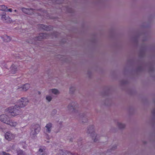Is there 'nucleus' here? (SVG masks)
<instances>
[{"mask_svg": "<svg viewBox=\"0 0 155 155\" xmlns=\"http://www.w3.org/2000/svg\"><path fill=\"white\" fill-rule=\"evenodd\" d=\"M2 155H10L9 154L5 152H2Z\"/></svg>", "mask_w": 155, "mask_h": 155, "instance_id": "29", "label": "nucleus"}, {"mask_svg": "<svg viewBox=\"0 0 155 155\" xmlns=\"http://www.w3.org/2000/svg\"><path fill=\"white\" fill-rule=\"evenodd\" d=\"M14 12H17V10H14Z\"/></svg>", "mask_w": 155, "mask_h": 155, "instance_id": "33", "label": "nucleus"}, {"mask_svg": "<svg viewBox=\"0 0 155 155\" xmlns=\"http://www.w3.org/2000/svg\"><path fill=\"white\" fill-rule=\"evenodd\" d=\"M1 18L4 21V20H6L8 18V17H6L5 13H4L2 15Z\"/></svg>", "mask_w": 155, "mask_h": 155, "instance_id": "26", "label": "nucleus"}, {"mask_svg": "<svg viewBox=\"0 0 155 155\" xmlns=\"http://www.w3.org/2000/svg\"><path fill=\"white\" fill-rule=\"evenodd\" d=\"M47 18H48V17H47ZM50 18V17H49V18Z\"/></svg>", "mask_w": 155, "mask_h": 155, "instance_id": "36", "label": "nucleus"}, {"mask_svg": "<svg viewBox=\"0 0 155 155\" xmlns=\"http://www.w3.org/2000/svg\"><path fill=\"white\" fill-rule=\"evenodd\" d=\"M15 134H12L10 132H8L5 134V137L6 140L11 141L15 139Z\"/></svg>", "mask_w": 155, "mask_h": 155, "instance_id": "8", "label": "nucleus"}, {"mask_svg": "<svg viewBox=\"0 0 155 155\" xmlns=\"http://www.w3.org/2000/svg\"><path fill=\"white\" fill-rule=\"evenodd\" d=\"M48 93L50 94H52L55 95H57L60 94V92L58 89L56 88H52L48 90Z\"/></svg>", "mask_w": 155, "mask_h": 155, "instance_id": "12", "label": "nucleus"}, {"mask_svg": "<svg viewBox=\"0 0 155 155\" xmlns=\"http://www.w3.org/2000/svg\"><path fill=\"white\" fill-rule=\"evenodd\" d=\"M80 119L82 122L84 123H87L88 120L87 116L84 113L81 114L80 116Z\"/></svg>", "mask_w": 155, "mask_h": 155, "instance_id": "13", "label": "nucleus"}, {"mask_svg": "<svg viewBox=\"0 0 155 155\" xmlns=\"http://www.w3.org/2000/svg\"><path fill=\"white\" fill-rule=\"evenodd\" d=\"M38 94H41V92H40V91H38Z\"/></svg>", "mask_w": 155, "mask_h": 155, "instance_id": "32", "label": "nucleus"}, {"mask_svg": "<svg viewBox=\"0 0 155 155\" xmlns=\"http://www.w3.org/2000/svg\"><path fill=\"white\" fill-rule=\"evenodd\" d=\"M5 12H12V8L8 9L7 8H6Z\"/></svg>", "mask_w": 155, "mask_h": 155, "instance_id": "28", "label": "nucleus"}, {"mask_svg": "<svg viewBox=\"0 0 155 155\" xmlns=\"http://www.w3.org/2000/svg\"><path fill=\"white\" fill-rule=\"evenodd\" d=\"M56 2H57V3H58V1H56Z\"/></svg>", "mask_w": 155, "mask_h": 155, "instance_id": "35", "label": "nucleus"}, {"mask_svg": "<svg viewBox=\"0 0 155 155\" xmlns=\"http://www.w3.org/2000/svg\"><path fill=\"white\" fill-rule=\"evenodd\" d=\"M117 125L118 127L120 129L124 128L126 126L125 124H124L119 122L117 123Z\"/></svg>", "mask_w": 155, "mask_h": 155, "instance_id": "18", "label": "nucleus"}, {"mask_svg": "<svg viewBox=\"0 0 155 155\" xmlns=\"http://www.w3.org/2000/svg\"><path fill=\"white\" fill-rule=\"evenodd\" d=\"M46 142H47V143H49V141H47Z\"/></svg>", "mask_w": 155, "mask_h": 155, "instance_id": "34", "label": "nucleus"}, {"mask_svg": "<svg viewBox=\"0 0 155 155\" xmlns=\"http://www.w3.org/2000/svg\"><path fill=\"white\" fill-rule=\"evenodd\" d=\"M78 104L77 103L72 102L68 105L67 109L69 111L71 112L76 113L78 112Z\"/></svg>", "mask_w": 155, "mask_h": 155, "instance_id": "5", "label": "nucleus"}, {"mask_svg": "<svg viewBox=\"0 0 155 155\" xmlns=\"http://www.w3.org/2000/svg\"><path fill=\"white\" fill-rule=\"evenodd\" d=\"M147 49V46L145 44H143L138 52V55L140 57H144L146 54V52Z\"/></svg>", "mask_w": 155, "mask_h": 155, "instance_id": "7", "label": "nucleus"}, {"mask_svg": "<svg viewBox=\"0 0 155 155\" xmlns=\"http://www.w3.org/2000/svg\"><path fill=\"white\" fill-rule=\"evenodd\" d=\"M76 88L74 86H71L70 88V92L72 94L75 91Z\"/></svg>", "mask_w": 155, "mask_h": 155, "instance_id": "25", "label": "nucleus"}, {"mask_svg": "<svg viewBox=\"0 0 155 155\" xmlns=\"http://www.w3.org/2000/svg\"><path fill=\"white\" fill-rule=\"evenodd\" d=\"M18 66L15 64H12L10 68V72L12 74L16 73L18 70Z\"/></svg>", "mask_w": 155, "mask_h": 155, "instance_id": "10", "label": "nucleus"}, {"mask_svg": "<svg viewBox=\"0 0 155 155\" xmlns=\"http://www.w3.org/2000/svg\"><path fill=\"white\" fill-rule=\"evenodd\" d=\"M22 10L23 12L26 14L31 15L33 13V9L31 8L29 9L23 8Z\"/></svg>", "mask_w": 155, "mask_h": 155, "instance_id": "14", "label": "nucleus"}, {"mask_svg": "<svg viewBox=\"0 0 155 155\" xmlns=\"http://www.w3.org/2000/svg\"><path fill=\"white\" fill-rule=\"evenodd\" d=\"M52 127V124L49 123L47 124L45 127V130L47 133H49L51 132Z\"/></svg>", "mask_w": 155, "mask_h": 155, "instance_id": "15", "label": "nucleus"}, {"mask_svg": "<svg viewBox=\"0 0 155 155\" xmlns=\"http://www.w3.org/2000/svg\"><path fill=\"white\" fill-rule=\"evenodd\" d=\"M23 87V89L24 91H26L28 90L30 87V85L28 84H26L22 85Z\"/></svg>", "mask_w": 155, "mask_h": 155, "instance_id": "21", "label": "nucleus"}, {"mask_svg": "<svg viewBox=\"0 0 155 155\" xmlns=\"http://www.w3.org/2000/svg\"><path fill=\"white\" fill-rule=\"evenodd\" d=\"M18 124V123L17 122L9 119L7 124L9 125L12 127H15Z\"/></svg>", "mask_w": 155, "mask_h": 155, "instance_id": "17", "label": "nucleus"}, {"mask_svg": "<svg viewBox=\"0 0 155 155\" xmlns=\"http://www.w3.org/2000/svg\"><path fill=\"white\" fill-rule=\"evenodd\" d=\"M16 90L18 91H24L23 89V87L22 85L18 86L16 88Z\"/></svg>", "mask_w": 155, "mask_h": 155, "instance_id": "24", "label": "nucleus"}, {"mask_svg": "<svg viewBox=\"0 0 155 155\" xmlns=\"http://www.w3.org/2000/svg\"><path fill=\"white\" fill-rule=\"evenodd\" d=\"M41 130L40 126L39 124H34L31 126L30 135L32 137H35L40 132Z\"/></svg>", "mask_w": 155, "mask_h": 155, "instance_id": "4", "label": "nucleus"}, {"mask_svg": "<svg viewBox=\"0 0 155 155\" xmlns=\"http://www.w3.org/2000/svg\"><path fill=\"white\" fill-rule=\"evenodd\" d=\"M28 102V100L26 98H22L18 100L17 105H18L20 108L23 107L27 105Z\"/></svg>", "mask_w": 155, "mask_h": 155, "instance_id": "6", "label": "nucleus"}, {"mask_svg": "<svg viewBox=\"0 0 155 155\" xmlns=\"http://www.w3.org/2000/svg\"><path fill=\"white\" fill-rule=\"evenodd\" d=\"M9 119L8 116L6 114H2L0 115V121L6 124Z\"/></svg>", "mask_w": 155, "mask_h": 155, "instance_id": "9", "label": "nucleus"}, {"mask_svg": "<svg viewBox=\"0 0 155 155\" xmlns=\"http://www.w3.org/2000/svg\"><path fill=\"white\" fill-rule=\"evenodd\" d=\"M51 35H50L48 33H41L39 34L38 36L35 37V38H30L28 40V42L30 43L35 44V41H41L44 38H48L49 37L52 36L57 37L58 33L56 31H54L52 33L51 32Z\"/></svg>", "mask_w": 155, "mask_h": 155, "instance_id": "1", "label": "nucleus"}, {"mask_svg": "<svg viewBox=\"0 0 155 155\" xmlns=\"http://www.w3.org/2000/svg\"><path fill=\"white\" fill-rule=\"evenodd\" d=\"M65 155H74L72 153H71V152H66V153L65 154Z\"/></svg>", "mask_w": 155, "mask_h": 155, "instance_id": "30", "label": "nucleus"}, {"mask_svg": "<svg viewBox=\"0 0 155 155\" xmlns=\"http://www.w3.org/2000/svg\"><path fill=\"white\" fill-rule=\"evenodd\" d=\"M87 132L88 134H90V136L94 142H97L98 140L99 137L95 132L94 126H90L88 128Z\"/></svg>", "mask_w": 155, "mask_h": 155, "instance_id": "3", "label": "nucleus"}, {"mask_svg": "<svg viewBox=\"0 0 155 155\" xmlns=\"http://www.w3.org/2000/svg\"><path fill=\"white\" fill-rule=\"evenodd\" d=\"M56 152L57 154L59 155H65L66 152H64L62 150L60 149H57Z\"/></svg>", "mask_w": 155, "mask_h": 155, "instance_id": "20", "label": "nucleus"}, {"mask_svg": "<svg viewBox=\"0 0 155 155\" xmlns=\"http://www.w3.org/2000/svg\"><path fill=\"white\" fill-rule=\"evenodd\" d=\"M38 155H47V153L46 151V148L41 147L39 149L38 153Z\"/></svg>", "mask_w": 155, "mask_h": 155, "instance_id": "16", "label": "nucleus"}, {"mask_svg": "<svg viewBox=\"0 0 155 155\" xmlns=\"http://www.w3.org/2000/svg\"><path fill=\"white\" fill-rule=\"evenodd\" d=\"M38 27L40 30H44L46 31H50L52 29V28L51 26H47L42 24L38 25Z\"/></svg>", "mask_w": 155, "mask_h": 155, "instance_id": "11", "label": "nucleus"}, {"mask_svg": "<svg viewBox=\"0 0 155 155\" xmlns=\"http://www.w3.org/2000/svg\"><path fill=\"white\" fill-rule=\"evenodd\" d=\"M52 98V95L50 94L47 95L46 97V100L49 102H50L51 101Z\"/></svg>", "mask_w": 155, "mask_h": 155, "instance_id": "22", "label": "nucleus"}, {"mask_svg": "<svg viewBox=\"0 0 155 155\" xmlns=\"http://www.w3.org/2000/svg\"><path fill=\"white\" fill-rule=\"evenodd\" d=\"M7 8V7L4 5H0V10L5 12L6 8Z\"/></svg>", "mask_w": 155, "mask_h": 155, "instance_id": "23", "label": "nucleus"}, {"mask_svg": "<svg viewBox=\"0 0 155 155\" xmlns=\"http://www.w3.org/2000/svg\"><path fill=\"white\" fill-rule=\"evenodd\" d=\"M3 41L5 42H8L10 41L11 38L7 35H4L2 37Z\"/></svg>", "mask_w": 155, "mask_h": 155, "instance_id": "19", "label": "nucleus"}, {"mask_svg": "<svg viewBox=\"0 0 155 155\" xmlns=\"http://www.w3.org/2000/svg\"><path fill=\"white\" fill-rule=\"evenodd\" d=\"M46 138L48 140H49L50 139V137L48 135V134H46Z\"/></svg>", "mask_w": 155, "mask_h": 155, "instance_id": "31", "label": "nucleus"}, {"mask_svg": "<svg viewBox=\"0 0 155 155\" xmlns=\"http://www.w3.org/2000/svg\"><path fill=\"white\" fill-rule=\"evenodd\" d=\"M8 110L10 115L12 117L18 115L21 113V110L20 107L17 105L9 107L8 108Z\"/></svg>", "mask_w": 155, "mask_h": 155, "instance_id": "2", "label": "nucleus"}, {"mask_svg": "<svg viewBox=\"0 0 155 155\" xmlns=\"http://www.w3.org/2000/svg\"><path fill=\"white\" fill-rule=\"evenodd\" d=\"M18 155H26V154L22 150H20L18 152Z\"/></svg>", "mask_w": 155, "mask_h": 155, "instance_id": "27", "label": "nucleus"}]
</instances>
